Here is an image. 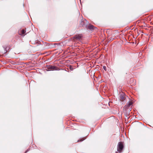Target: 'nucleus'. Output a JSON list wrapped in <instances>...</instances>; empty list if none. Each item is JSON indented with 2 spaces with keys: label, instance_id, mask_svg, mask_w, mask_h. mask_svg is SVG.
Here are the masks:
<instances>
[{
  "label": "nucleus",
  "instance_id": "9d476101",
  "mask_svg": "<svg viewBox=\"0 0 153 153\" xmlns=\"http://www.w3.org/2000/svg\"><path fill=\"white\" fill-rule=\"evenodd\" d=\"M70 69L71 70H73V68H71V67H70Z\"/></svg>",
  "mask_w": 153,
  "mask_h": 153
},
{
  "label": "nucleus",
  "instance_id": "9b49d317",
  "mask_svg": "<svg viewBox=\"0 0 153 153\" xmlns=\"http://www.w3.org/2000/svg\"><path fill=\"white\" fill-rule=\"evenodd\" d=\"M126 118H128V117H127V115H126Z\"/></svg>",
  "mask_w": 153,
  "mask_h": 153
},
{
  "label": "nucleus",
  "instance_id": "1a4fd4ad",
  "mask_svg": "<svg viewBox=\"0 0 153 153\" xmlns=\"http://www.w3.org/2000/svg\"><path fill=\"white\" fill-rule=\"evenodd\" d=\"M103 68L104 69V70H105L106 67L105 66H103Z\"/></svg>",
  "mask_w": 153,
  "mask_h": 153
},
{
  "label": "nucleus",
  "instance_id": "423d86ee",
  "mask_svg": "<svg viewBox=\"0 0 153 153\" xmlns=\"http://www.w3.org/2000/svg\"><path fill=\"white\" fill-rule=\"evenodd\" d=\"M94 26H93L92 25H90L88 27V28L89 29H90L91 30L93 29H94Z\"/></svg>",
  "mask_w": 153,
  "mask_h": 153
},
{
  "label": "nucleus",
  "instance_id": "20e7f679",
  "mask_svg": "<svg viewBox=\"0 0 153 153\" xmlns=\"http://www.w3.org/2000/svg\"><path fill=\"white\" fill-rule=\"evenodd\" d=\"M74 37L77 40H80L82 38V36L81 34H79L76 35Z\"/></svg>",
  "mask_w": 153,
  "mask_h": 153
},
{
  "label": "nucleus",
  "instance_id": "6e6552de",
  "mask_svg": "<svg viewBox=\"0 0 153 153\" xmlns=\"http://www.w3.org/2000/svg\"><path fill=\"white\" fill-rule=\"evenodd\" d=\"M85 139V138H83L80 139L79 140H78L77 141L78 142L82 141H83V140H84Z\"/></svg>",
  "mask_w": 153,
  "mask_h": 153
},
{
  "label": "nucleus",
  "instance_id": "f257e3e1",
  "mask_svg": "<svg viewBox=\"0 0 153 153\" xmlns=\"http://www.w3.org/2000/svg\"><path fill=\"white\" fill-rule=\"evenodd\" d=\"M133 102L131 101L129 102L128 104L125 105L123 108V111L124 114L126 115H129V112L131 111V105Z\"/></svg>",
  "mask_w": 153,
  "mask_h": 153
},
{
  "label": "nucleus",
  "instance_id": "0eeeda50",
  "mask_svg": "<svg viewBox=\"0 0 153 153\" xmlns=\"http://www.w3.org/2000/svg\"><path fill=\"white\" fill-rule=\"evenodd\" d=\"M120 99L121 100L123 101L124 100L125 97L123 96H120Z\"/></svg>",
  "mask_w": 153,
  "mask_h": 153
},
{
  "label": "nucleus",
  "instance_id": "7ed1b4c3",
  "mask_svg": "<svg viewBox=\"0 0 153 153\" xmlns=\"http://www.w3.org/2000/svg\"><path fill=\"white\" fill-rule=\"evenodd\" d=\"M47 68L48 69V71L58 70L59 69V68L56 66L52 65L47 66Z\"/></svg>",
  "mask_w": 153,
  "mask_h": 153
},
{
  "label": "nucleus",
  "instance_id": "39448f33",
  "mask_svg": "<svg viewBox=\"0 0 153 153\" xmlns=\"http://www.w3.org/2000/svg\"><path fill=\"white\" fill-rule=\"evenodd\" d=\"M25 32L26 31L24 29H22L20 31V32H19V34L21 35H23L25 33Z\"/></svg>",
  "mask_w": 153,
  "mask_h": 153
},
{
  "label": "nucleus",
  "instance_id": "f8f14e48",
  "mask_svg": "<svg viewBox=\"0 0 153 153\" xmlns=\"http://www.w3.org/2000/svg\"><path fill=\"white\" fill-rule=\"evenodd\" d=\"M28 151V150H27L25 152V153H26L27 151Z\"/></svg>",
  "mask_w": 153,
  "mask_h": 153
},
{
  "label": "nucleus",
  "instance_id": "f03ea898",
  "mask_svg": "<svg viewBox=\"0 0 153 153\" xmlns=\"http://www.w3.org/2000/svg\"><path fill=\"white\" fill-rule=\"evenodd\" d=\"M123 142H119L117 146V151L119 152H120L123 150Z\"/></svg>",
  "mask_w": 153,
  "mask_h": 153
}]
</instances>
